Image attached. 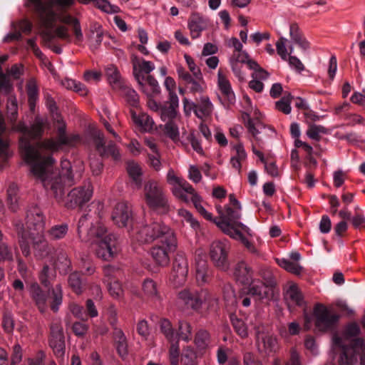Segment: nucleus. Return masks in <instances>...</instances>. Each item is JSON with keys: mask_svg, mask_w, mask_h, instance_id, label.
I'll use <instances>...</instances> for the list:
<instances>
[{"mask_svg": "<svg viewBox=\"0 0 365 365\" xmlns=\"http://www.w3.org/2000/svg\"><path fill=\"white\" fill-rule=\"evenodd\" d=\"M59 126L57 129V138L45 139L36 143L31 140H40L44 133L45 123L39 118H36L29 128L23 123L18 125V130L22 133L20 138L19 148L24 158L30 165L31 173L34 176H42L44 172L53 168L55 160L51 155L62 149L63 146H73L79 141L78 135H68L66 132V124L58 120Z\"/></svg>", "mask_w": 365, "mask_h": 365, "instance_id": "f257e3e1", "label": "nucleus"}, {"mask_svg": "<svg viewBox=\"0 0 365 365\" xmlns=\"http://www.w3.org/2000/svg\"><path fill=\"white\" fill-rule=\"evenodd\" d=\"M60 171L53 168L44 172L42 176H35L39 179L45 189L49 191L56 200L68 209L82 207L93 195V187L90 181L83 185L72 189L67 195L66 190L72 186L81 178L79 173H73L71 163L67 160L61 162Z\"/></svg>", "mask_w": 365, "mask_h": 365, "instance_id": "f03ea898", "label": "nucleus"}, {"mask_svg": "<svg viewBox=\"0 0 365 365\" xmlns=\"http://www.w3.org/2000/svg\"><path fill=\"white\" fill-rule=\"evenodd\" d=\"M75 0H27V6L36 16L42 26L52 29L56 22L63 25L55 29V34L61 40L71 41V36L66 26H70L74 35V42L79 44L83 41V35L79 20L70 13L75 5Z\"/></svg>", "mask_w": 365, "mask_h": 365, "instance_id": "7ed1b4c3", "label": "nucleus"}, {"mask_svg": "<svg viewBox=\"0 0 365 365\" xmlns=\"http://www.w3.org/2000/svg\"><path fill=\"white\" fill-rule=\"evenodd\" d=\"M45 220L46 217L41 208L36 205H32L26 210V228L21 220H13V225L19 238V244L24 257L30 256L31 244L36 257L43 258L49 254L51 249L43 235Z\"/></svg>", "mask_w": 365, "mask_h": 365, "instance_id": "20e7f679", "label": "nucleus"}, {"mask_svg": "<svg viewBox=\"0 0 365 365\" xmlns=\"http://www.w3.org/2000/svg\"><path fill=\"white\" fill-rule=\"evenodd\" d=\"M135 240L140 243H150L157 240L150 251L153 261L159 266H167L170 254L177 248V240L173 231L167 225L153 222L142 227L136 234Z\"/></svg>", "mask_w": 365, "mask_h": 365, "instance_id": "39448f33", "label": "nucleus"}, {"mask_svg": "<svg viewBox=\"0 0 365 365\" xmlns=\"http://www.w3.org/2000/svg\"><path fill=\"white\" fill-rule=\"evenodd\" d=\"M89 214L83 215L78 222L77 232L82 242L90 243L98 258L105 261L112 259L117 254V237L113 233H108L106 227L101 223H91L88 228Z\"/></svg>", "mask_w": 365, "mask_h": 365, "instance_id": "423d86ee", "label": "nucleus"}, {"mask_svg": "<svg viewBox=\"0 0 365 365\" xmlns=\"http://www.w3.org/2000/svg\"><path fill=\"white\" fill-rule=\"evenodd\" d=\"M333 346L339 365H365V339L356 338L347 343L340 336H334Z\"/></svg>", "mask_w": 365, "mask_h": 365, "instance_id": "0eeeda50", "label": "nucleus"}, {"mask_svg": "<svg viewBox=\"0 0 365 365\" xmlns=\"http://www.w3.org/2000/svg\"><path fill=\"white\" fill-rule=\"evenodd\" d=\"M217 212L220 215L219 220L215 218L214 222L220 227L225 234L231 237H235L236 235L240 234L239 229H241L248 235L250 234V229L237 220L241 217L240 210L225 206V212L222 211L220 206L217 207Z\"/></svg>", "mask_w": 365, "mask_h": 365, "instance_id": "6e6552de", "label": "nucleus"}, {"mask_svg": "<svg viewBox=\"0 0 365 365\" xmlns=\"http://www.w3.org/2000/svg\"><path fill=\"white\" fill-rule=\"evenodd\" d=\"M51 293L50 307L53 312L59 309L62 303V290L60 284H57L51 289L44 291L37 282H34L30 286V295L35 305L41 312H44L47 309V300Z\"/></svg>", "mask_w": 365, "mask_h": 365, "instance_id": "1a4fd4ad", "label": "nucleus"}, {"mask_svg": "<svg viewBox=\"0 0 365 365\" xmlns=\"http://www.w3.org/2000/svg\"><path fill=\"white\" fill-rule=\"evenodd\" d=\"M145 202L151 209L165 214L170 210L168 197L163 188L154 180L148 181L144 185Z\"/></svg>", "mask_w": 365, "mask_h": 365, "instance_id": "9d476101", "label": "nucleus"}, {"mask_svg": "<svg viewBox=\"0 0 365 365\" xmlns=\"http://www.w3.org/2000/svg\"><path fill=\"white\" fill-rule=\"evenodd\" d=\"M111 218L113 223L118 227H125L128 231H135V237L137 232L145 226V225H140L139 222L135 221L132 205L128 202H118L113 208ZM146 225H148L146 224Z\"/></svg>", "mask_w": 365, "mask_h": 365, "instance_id": "9b49d317", "label": "nucleus"}, {"mask_svg": "<svg viewBox=\"0 0 365 365\" xmlns=\"http://www.w3.org/2000/svg\"><path fill=\"white\" fill-rule=\"evenodd\" d=\"M229 252L230 245L225 241H214L210 245V259L213 265L220 271L226 272L230 268Z\"/></svg>", "mask_w": 365, "mask_h": 365, "instance_id": "f8f14e48", "label": "nucleus"}, {"mask_svg": "<svg viewBox=\"0 0 365 365\" xmlns=\"http://www.w3.org/2000/svg\"><path fill=\"white\" fill-rule=\"evenodd\" d=\"M315 326L319 330H332L337 324L339 315L322 304H317L314 309Z\"/></svg>", "mask_w": 365, "mask_h": 365, "instance_id": "ddd939ff", "label": "nucleus"}, {"mask_svg": "<svg viewBox=\"0 0 365 365\" xmlns=\"http://www.w3.org/2000/svg\"><path fill=\"white\" fill-rule=\"evenodd\" d=\"M188 274V262L182 252H177L173 262L170 282L177 287L185 284Z\"/></svg>", "mask_w": 365, "mask_h": 365, "instance_id": "4468645a", "label": "nucleus"}, {"mask_svg": "<svg viewBox=\"0 0 365 365\" xmlns=\"http://www.w3.org/2000/svg\"><path fill=\"white\" fill-rule=\"evenodd\" d=\"M49 346L55 356L63 359L65 354V336L61 322L53 321L50 327Z\"/></svg>", "mask_w": 365, "mask_h": 365, "instance_id": "2eb2a0df", "label": "nucleus"}, {"mask_svg": "<svg viewBox=\"0 0 365 365\" xmlns=\"http://www.w3.org/2000/svg\"><path fill=\"white\" fill-rule=\"evenodd\" d=\"M178 297L187 307L193 310L198 311L202 304L208 300L210 296L205 289L191 290L185 289L179 292Z\"/></svg>", "mask_w": 365, "mask_h": 365, "instance_id": "dca6fc26", "label": "nucleus"}, {"mask_svg": "<svg viewBox=\"0 0 365 365\" xmlns=\"http://www.w3.org/2000/svg\"><path fill=\"white\" fill-rule=\"evenodd\" d=\"M195 277L200 285L211 281L213 275V269L210 267L207 261L205 253L202 250H197L195 255Z\"/></svg>", "mask_w": 365, "mask_h": 365, "instance_id": "f3484780", "label": "nucleus"}, {"mask_svg": "<svg viewBox=\"0 0 365 365\" xmlns=\"http://www.w3.org/2000/svg\"><path fill=\"white\" fill-rule=\"evenodd\" d=\"M131 63L135 79L139 84L140 90L148 95V93L145 90L146 84L144 83L145 76L143 73L148 74L153 71L155 69L154 63L135 56L132 57Z\"/></svg>", "mask_w": 365, "mask_h": 365, "instance_id": "a211bd4d", "label": "nucleus"}, {"mask_svg": "<svg viewBox=\"0 0 365 365\" xmlns=\"http://www.w3.org/2000/svg\"><path fill=\"white\" fill-rule=\"evenodd\" d=\"M184 110L186 111L187 105L190 110H192L195 115L200 119L209 116L212 111V104L207 96H202L197 102H190L187 98L183 99Z\"/></svg>", "mask_w": 365, "mask_h": 365, "instance_id": "6ab92c4d", "label": "nucleus"}, {"mask_svg": "<svg viewBox=\"0 0 365 365\" xmlns=\"http://www.w3.org/2000/svg\"><path fill=\"white\" fill-rule=\"evenodd\" d=\"M93 140L96 150L100 154L101 158L111 156L114 160L120 159L119 151L115 144L110 141L106 145L104 136L101 133H96Z\"/></svg>", "mask_w": 365, "mask_h": 365, "instance_id": "aec40b11", "label": "nucleus"}, {"mask_svg": "<svg viewBox=\"0 0 365 365\" xmlns=\"http://www.w3.org/2000/svg\"><path fill=\"white\" fill-rule=\"evenodd\" d=\"M218 86L222 94L219 98L225 107L229 108L235 103V95L230 81L220 70L218 71Z\"/></svg>", "mask_w": 365, "mask_h": 365, "instance_id": "412c9836", "label": "nucleus"}, {"mask_svg": "<svg viewBox=\"0 0 365 365\" xmlns=\"http://www.w3.org/2000/svg\"><path fill=\"white\" fill-rule=\"evenodd\" d=\"M179 100L176 93H172L168 101L162 103L159 115L163 121L173 120L178 115Z\"/></svg>", "mask_w": 365, "mask_h": 365, "instance_id": "4be33fe9", "label": "nucleus"}, {"mask_svg": "<svg viewBox=\"0 0 365 365\" xmlns=\"http://www.w3.org/2000/svg\"><path fill=\"white\" fill-rule=\"evenodd\" d=\"M247 294L257 297L260 300H272L274 296V290L264 284L262 282L250 283Z\"/></svg>", "mask_w": 365, "mask_h": 365, "instance_id": "5701e85b", "label": "nucleus"}, {"mask_svg": "<svg viewBox=\"0 0 365 365\" xmlns=\"http://www.w3.org/2000/svg\"><path fill=\"white\" fill-rule=\"evenodd\" d=\"M112 338L113 341V345L118 356L121 359H125L128 356V340L124 332L120 328L115 327L112 331Z\"/></svg>", "mask_w": 365, "mask_h": 365, "instance_id": "b1692460", "label": "nucleus"}, {"mask_svg": "<svg viewBox=\"0 0 365 365\" xmlns=\"http://www.w3.org/2000/svg\"><path fill=\"white\" fill-rule=\"evenodd\" d=\"M234 276L242 284H250L252 282V271L244 262H239L235 267Z\"/></svg>", "mask_w": 365, "mask_h": 365, "instance_id": "393cba45", "label": "nucleus"}, {"mask_svg": "<svg viewBox=\"0 0 365 365\" xmlns=\"http://www.w3.org/2000/svg\"><path fill=\"white\" fill-rule=\"evenodd\" d=\"M126 169L130 178L131 186L135 189H140L143 183V172L140 165L134 161H130L127 163Z\"/></svg>", "mask_w": 365, "mask_h": 365, "instance_id": "a878e982", "label": "nucleus"}, {"mask_svg": "<svg viewBox=\"0 0 365 365\" xmlns=\"http://www.w3.org/2000/svg\"><path fill=\"white\" fill-rule=\"evenodd\" d=\"M188 29L192 38H199L202 31L205 29L203 19L198 15H192L188 21Z\"/></svg>", "mask_w": 365, "mask_h": 365, "instance_id": "bb28decb", "label": "nucleus"}, {"mask_svg": "<svg viewBox=\"0 0 365 365\" xmlns=\"http://www.w3.org/2000/svg\"><path fill=\"white\" fill-rule=\"evenodd\" d=\"M106 75L108 83L114 90L118 91L125 83L121 78L118 68L114 66H110L106 69Z\"/></svg>", "mask_w": 365, "mask_h": 365, "instance_id": "cd10ccee", "label": "nucleus"}, {"mask_svg": "<svg viewBox=\"0 0 365 365\" xmlns=\"http://www.w3.org/2000/svg\"><path fill=\"white\" fill-rule=\"evenodd\" d=\"M118 91H120V95L123 96V98L125 99V101L130 106L133 108L138 107L139 104V98L138 93L134 89L125 83Z\"/></svg>", "mask_w": 365, "mask_h": 365, "instance_id": "c85d7f7f", "label": "nucleus"}, {"mask_svg": "<svg viewBox=\"0 0 365 365\" xmlns=\"http://www.w3.org/2000/svg\"><path fill=\"white\" fill-rule=\"evenodd\" d=\"M68 283L72 290L77 294L82 293L86 288V282L81 277V273L78 271H75L69 274Z\"/></svg>", "mask_w": 365, "mask_h": 365, "instance_id": "c756f323", "label": "nucleus"}, {"mask_svg": "<svg viewBox=\"0 0 365 365\" xmlns=\"http://www.w3.org/2000/svg\"><path fill=\"white\" fill-rule=\"evenodd\" d=\"M33 25L31 22L27 19L21 20L19 23V31H16L14 33L9 34L4 38V41L8 42L14 40H20L21 38V33L23 32L26 34H30L32 30Z\"/></svg>", "mask_w": 365, "mask_h": 365, "instance_id": "7c9ffc66", "label": "nucleus"}, {"mask_svg": "<svg viewBox=\"0 0 365 365\" xmlns=\"http://www.w3.org/2000/svg\"><path fill=\"white\" fill-rule=\"evenodd\" d=\"M289 34L292 41L298 44L301 48L305 51L309 48V43L302 36L297 24H292L290 25Z\"/></svg>", "mask_w": 365, "mask_h": 365, "instance_id": "2f4dec72", "label": "nucleus"}, {"mask_svg": "<svg viewBox=\"0 0 365 365\" xmlns=\"http://www.w3.org/2000/svg\"><path fill=\"white\" fill-rule=\"evenodd\" d=\"M68 231V226L66 223L52 226L48 231L47 235L51 240H59L65 237Z\"/></svg>", "mask_w": 365, "mask_h": 365, "instance_id": "473e14b6", "label": "nucleus"}, {"mask_svg": "<svg viewBox=\"0 0 365 365\" xmlns=\"http://www.w3.org/2000/svg\"><path fill=\"white\" fill-rule=\"evenodd\" d=\"M182 365H197V355L195 349L187 346L182 349L180 358Z\"/></svg>", "mask_w": 365, "mask_h": 365, "instance_id": "72a5a7b5", "label": "nucleus"}, {"mask_svg": "<svg viewBox=\"0 0 365 365\" xmlns=\"http://www.w3.org/2000/svg\"><path fill=\"white\" fill-rule=\"evenodd\" d=\"M230 320L235 331L240 337L247 336V328L242 319L238 318L235 313L232 312L230 314Z\"/></svg>", "mask_w": 365, "mask_h": 365, "instance_id": "f704fd0d", "label": "nucleus"}, {"mask_svg": "<svg viewBox=\"0 0 365 365\" xmlns=\"http://www.w3.org/2000/svg\"><path fill=\"white\" fill-rule=\"evenodd\" d=\"M143 290L144 294L153 300L160 299L157 284L150 279H145L143 283Z\"/></svg>", "mask_w": 365, "mask_h": 365, "instance_id": "c9c22d12", "label": "nucleus"}, {"mask_svg": "<svg viewBox=\"0 0 365 365\" xmlns=\"http://www.w3.org/2000/svg\"><path fill=\"white\" fill-rule=\"evenodd\" d=\"M160 329L168 342L178 339L176 332H175L174 329L173 328V326L169 320L166 319L160 320Z\"/></svg>", "mask_w": 365, "mask_h": 365, "instance_id": "e433bc0d", "label": "nucleus"}, {"mask_svg": "<svg viewBox=\"0 0 365 365\" xmlns=\"http://www.w3.org/2000/svg\"><path fill=\"white\" fill-rule=\"evenodd\" d=\"M176 336L178 341L182 339L185 341H189L192 339V327L190 324L185 321L179 322Z\"/></svg>", "mask_w": 365, "mask_h": 365, "instance_id": "4c0bfd02", "label": "nucleus"}, {"mask_svg": "<svg viewBox=\"0 0 365 365\" xmlns=\"http://www.w3.org/2000/svg\"><path fill=\"white\" fill-rule=\"evenodd\" d=\"M56 261L61 266L60 269H62V272L64 273H67L68 272L71 270V262L68 258L67 252L63 250L59 249L56 252Z\"/></svg>", "mask_w": 365, "mask_h": 365, "instance_id": "58836bf2", "label": "nucleus"}, {"mask_svg": "<svg viewBox=\"0 0 365 365\" xmlns=\"http://www.w3.org/2000/svg\"><path fill=\"white\" fill-rule=\"evenodd\" d=\"M26 88L29 98V104L31 110H33L35 108L36 102L38 96V90L36 82L33 80L30 81L26 86Z\"/></svg>", "mask_w": 365, "mask_h": 365, "instance_id": "ea45409f", "label": "nucleus"}, {"mask_svg": "<svg viewBox=\"0 0 365 365\" xmlns=\"http://www.w3.org/2000/svg\"><path fill=\"white\" fill-rule=\"evenodd\" d=\"M292 98L291 93H284L282 98L276 102V108L284 114H289L292 110L290 103Z\"/></svg>", "mask_w": 365, "mask_h": 365, "instance_id": "a19ab883", "label": "nucleus"}, {"mask_svg": "<svg viewBox=\"0 0 365 365\" xmlns=\"http://www.w3.org/2000/svg\"><path fill=\"white\" fill-rule=\"evenodd\" d=\"M247 66L250 69L255 71L252 75L253 78L265 80L269 77V73L263 69L255 61H248Z\"/></svg>", "mask_w": 365, "mask_h": 365, "instance_id": "79ce46f5", "label": "nucleus"}, {"mask_svg": "<svg viewBox=\"0 0 365 365\" xmlns=\"http://www.w3.org/2000/svg\"><path fill=\"white\" fill-rule=\"evenodd\" d=\"M210 334L204 329L199 330L195 336V343L200 349H205L210 344Z\"/></svg>", "mask_w": 365, "mask_h": 365, "instance_id": "37998d69", "label": "nucleus"}, {"mask_svg": "<svg viewBox=\"0 0 365 365\" xmlns=\"http://www.w3.org/2000/svg\"><path fill=\"white\" fill-rule=\"evenodd\" d=\"M287 296L297 306L304 305V299L301 292L295 284H292L287 291Z\"/></svg>", "mask_w": 365, "mask_h": 365, "instance_id": "c03bdc74", "label": "nucleus"}, {"mask_svg": "<svg viewBox=\"0 0 365 365\" xmlns=\"http://www.w3.org/2000/svg\"><path fill=\"white\" fill-rule=\"evenodd\" d=\"M327 133V129L322 125L312 124L309 125L307 135L309 138L314 140H319L321 138L320 134Z\"/></svg>", "mask_w": 365, "mask_h": 365, "instance_id": "a18cd8bd", "label": "nucleus"}, {"mask_svg": "<svg viewBox=\"0 0 365 365\" xmlns=\"http://www.w3.org/2000/svg\"><path fill=\"white\" fill-rule=\"evenodd\" d=\"M121 272L118 268H116L111 265H106L103 267L104 283L109 282L110 281L118 280L119 275Z\"/></svg>", "mask_w": 365, "mask_h": 365, "instance_id": "49530a36", "label": "nucleus"}, {"mask_svg": "<svg viewBox=\"0 0 365 365\" xmlns=\"http://www.w3.org/2000/svg\"><path fill=\"white\" fill-rule=\"evenodd\" d=\"M191 202L194 205L198 212L203 216L204 218L209 221L214 222L215 218L212 217V215L208 212L201 205L200 197L197 195L191 196Z\"/></svg>", "mask_w": 365, "mask_h": 365, "instance_id": "de8ad7c7", "label": "nucleus"}, {"mask_svg": "<svg viewBox=\"0 0 365 365\" xmlns=\"http://www.w3.org/2000/svg\"><path fill=\"white\" fill-rule=\"evenodd\" d=\"M51 277V269L48 264H44L39 274V280L41 284L45 287L51 289L50 278Z\"/></svg>", "mask_w": 365, "mask_h": 365, "instance_id": "09e8293b", "label": "nucleus"}, {"mask_svg": "<svg viewBox=\"0 0 365 365\" xmlns=\"http://www.w3.org/2000/svg\"><path fill=\"white\" fill-rule=\"evenodd\" d=\"M165 133L173 140H176L179 138L178 127L173 120L165 121Z\"/></svg>", "mask_w": 365, "mask_h": 365, "instance_id": "8fccbe9b", "label": "nucleus"}, {"mask_svg": "<svg viewBox=\"0 0 365 365\" xmlns=\"http://www.w3.org/2000/svg\"><path fill=\"white\" fill-rule=\"evenodd\" d=\"M14 259L11 247L4 242H0V263L11 262Z\"/></svg>", "mask_w": 365, "mask_h": 365, "instance_id": "3c124183", "label": "nucleus"}, {"mask_svg": "<svg viewBox=\"0 0 365 365\" xmlns=\"http://www.w3.org/2000/svg\"><path fill=\"white\" fill-rule=\"evenodd\" d=\"M138 125L143 128L145 130L153 129L154 122L153 118L146 113H141L138 118Z\"/></svg>", "mask_w": 365, "mask_h": 365, "instance_id": "603ef678", "label": "nucleus"}, {"mask_svg": "<svg viewBox=\"0 0 365 365\" xmlns=\"http://www.w3.org/2000/svg\"><path fill=\"white\" fill-rule=\"evenodd\" d=\"M178 215L182 217L187 223L190 224V226L194 230H197L200 227L199 222L195 220L192 215V214L185 209H180L178 210Z\"/></svg>", "mask_w": 365, "mask_h": 365, "instance_id": "864d4df0", "label": "nucleus"}, {"mask_svg": "<svg viewBox=\"0 0 365 365\" xmlns=\"http://www.w3.org/2000/svg\"><path fill=\"white\" fill-rule=\"evenodd\" d=\"M2 327L4 331L7 334H11L14 328V322L11 313H4L2 317Z\"/></svg>", "mask_w": 365, "mask_h": 365, "instance_id": "5fc2aeb1", "label": "nucleus"}, {"mask_svg": "<svg viewBox=\"0 0 365 365\" xmlns=\"http://www.w3.org/2000/svg\"><path fill=\"white\" fill-rule=\"evenodd\" d=\"M106 284L110 296L113 298H118L121 295L123 290L118 280L110 281Z\"/></svg>", "mask_w": 365, "mask_h": 365, "instance_id": "6e6d98bb", "label": "nucleus"}, {"mask_svg": "<svg viewBox=\"0 0 365 365\" xmlns=\"http://www.w3.org/2000/svg\"><path fill=\"white\" fill-rule=\"evenodd\" d=\"M169 360L170 361H179L180 348L178 340L169 341Z\"/></svg>", "mask_w": 365, "mask_h": 365, "instance_id": "4d7b16f0", "label": "nucleus"}, {"mask_svg": "<svg viewBox=\"0 0 365 365\" xmlns=\"http://www.w3.org/2000/svg\"><path fill=\"white\" fill-rule=\"evenodd\" d=\"M79 267L82 269L83 274L91 275L95 272V267L93 262L87 256L81 258Z\"/></svg>", "mask_w": 365, "mask_h": 365, "instance_id": "13d9d810", "label": "nucleus"}, {"mask_svg": "<svg viewBox=\"0 0 365 365\" xmlns=\"http://www.w3.org/2000/svg\"><path fill=\"white\" fill-rule=\"evenodd\" d=\"M136 330L138 334L144 339H147L150 334V329L148 327V322L145 319H142L138 322L136 326Z\"/></svg>", "mask_w": 365, "mask_h": 365, "instance_id": "bf43d9fd", "label": "nucleus"}, {"mask_svg": "<svg viewBox=\"0 0 365 365\" xmlns=\"http://www.w3.org/2000/svg\"><path fill=\"white\" fill-rule=\"evenodd\" d=\"M185 58L186 63L188 65L189 69L192 73L195 78H197V80L202 79V76L201 71H200V68L196 67L194 60L190 56H188L187 54L185 55Z\"/></svg>", "mask_w": 365, "mask_h": 365, "instance_id": "052dcab7", "label": "nucleus"}, {"mask_svg": "<svg viewBox=\"0 0 365 365\" xmlns=\"http://www.w3.org/2000/svg\"><path fill=\"white\" fill-rule=\"evenodd\" d=\"M240 238L242 243L245 245V247L247 249V250L251 252L252 254H254L255 255L259 256V252L256 248L255 245L250 242L240 231L239 235H236V237L235 238Z\"/></svg>", "mask_w": 365, "mask_h": 365, "instance_id": "680f3d73", "label": "nucleus"}, {"mask_svg": "<svg viewBox=\"0 0 365 365\" xmlns=\"http://www.w3.org/2000/svg\"><path fill=\"white\" fill-rule=\"evenodd\" d=\"M108 315V320L112 329H114L115 327L117 326L118 318H117V309L114 305H110L106 311Z\"/></svg>", "mask_w": 365, "mask_h": 365, "instance_id": "e2e57ef3", "label": "nucleus"}, {"mask_svg": "<svg viewBox=\"0 0 365 365\" xmlns=\"http://www.w3.org/2000/svg\"><path fill=\"white\" fill-rule=\"evenodd\" d=\"M72 330L77 336H83L88 330V326L84 322H76L73 324Z\"/></svg>", "mask_w": 365, "mask_h": 365, "instance_id": "0e129e2a", "label": "nucleus"}, {"mask_svg": "<svg viewBox=\"0 0 365 365\" xmlns=\"http://www.w3.org/2000/svg\"><path fill=\"white\" fill-rule=\"evenodd\" d=\"M264 348L268 351H273L277 347V339L270 335H265L262 337Z\"/></svg>", "mask_w": 365, "mask_h": 365, "instance_id": "69168bd1", "label": "nucleus"}, {"mask_svg": "<svg viewBox=\"0 0 365 365\" xmlns=\"http://www.w3.org/2000/svg\"><path fill=\"white\" fill-rule=\"evenodd\" d=\"M350 222L356 229L361 230L365 227V217L361 213H356L351 217Z\"/></svg>", "mask_w": 365, "mask_h": 365, "instance_id": "338daca9", "label": "nucleus"}, {"mask_svg": "<svg viewBox=\"0 0 365 365\" xmlns=\"http://www.w3.org/2000/svg\"><path fill=\"white\" fill-rule=\"evenodd\" d=\"M273 365H301L298 353L292 349L290 353V361L282 364L279 359H274Z\"/></svg>", "mask_w": 365, "mask_h": 365, "instance_id": "774afa93", "label": "nucleus"}]
</instances>
